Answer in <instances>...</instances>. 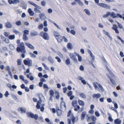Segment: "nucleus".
Here are the masks:
<instances>
[{
	"instance_id": "1",
	"label": "nucleus",
	"mask_w": 124,
	"mask_h": 124,
	"mask_svg": "<svg viewBox=\"0 0 124 124\" xmlns=\"http://www.w3.org/2000/svg\"><path fill=\"white\" fill-rule=\"evenodd\" d=\"M67 116L70 117V119H67V123L68 124H74L75 122L77 121L78 118V117H75L73 114L71 113V110H70L68 113Z\"/></svg>"
},
{
	"instance_id": "2",
	"label": "nucleus",
	"mask_w": 124,
	"mask_h": 124,
	"mask_svg": "<svg viewBox=\"0 0 124 124\" xmlns=\"http://www.w3.org/2000/svg\"><path fill=\"white\" fill-rule=\"evenodd\" d=\"M19 46L16 48V50L18 52H20L22 53L21 56L22 58H24L25 57V54L26 52L24 45L23 42L20 43V44L18 46Z\"/></svg>"
},
{
	"instance_id": "3",
	"label": "nucleus",
	"mask_w": 124,
	"mask_h": 124,
	"mask_svg": "<svg viewBox=\"0 0 124 124\" xmlns=\"http://www.w3.org/2000/svg\"><path fill=\"white\" fill-rule=\"evenodd\" d=\"M93 85L95 90H97L98 91L100 90L103 91V90L102 86L97 82H93Z\"/></svg>"
},
{
	"instance_id": "4",
	"label": "nucleus",
	"mask_w": 124,
	"mask_h": 124,
	"mask_svg": "<svg viewBox=\"0 0 124 124\" xmlns=\"http://www.w3.org/2000/svg\"><path fill=\"white\" fill-rule=\"evenodd\" d=\"M39 97L40 100L37 102L36 106V107L38 109H39L40 108V104L42 100L43 99H45L44 97L42 94H39Z\"/></svg>"
},
{
	"instance_id": "5",
	"label": "nucleus",
	"mask_w": 124,
	"mask_h": 124,
	"mask_svg": "<svg viewBox=\"0 0 124 124\" xmlns=\"http://www.w3.org/2000/svg\"><path fill=\"white\" fill-rule=\"evenodd\" d=\"M26 114L29 117L34 118L36 120L39 117L37 115H34V114L31 112H27Z\"/></svg>"
},
{
	"instance_id": "6",
	"label": "nucleus",
	"mask_w": 124,
	"mask_h": 124,
	"mask_svg": "<svg viewBox=\"0 0 124 124\" xmlns=\"http://www.w3.org/2000/svg\"><path fill=\"white\" fill-rule=\"evenodd\" d=\"M40 35L46 40H48L49 39V36L47 33L42 32L40 33Z\"/></svg>"
},
{
	"instance_id": "7",
	"label": "nucleus",
	"mask_w": 124,
	"mask_h": 124,
	"mask_svg": "<svg viewBox=\"0 0 124 124\" xmlns=\"http://www.w3.org/2000/svg\"><path fill=\"white\" fill-rule=\"evenodd\" d=\"M24 64L26 65H28L29 66H31L32 65V61L30 59L27 60H24L23 61Z\"/></svg>"
},
{
	"instance_id": "8",
	"label": "nucleus",
	"mask_w": 124,
	"mask_h": 124,
	"mask_svg": "<svg viewBox=\"0 0 124 124\" xmlns=\"http://www.w3.org/2000/svg\"><path fill=\"white\" fill-rule=\"evenodd\" d=\"M75 54L76 52H75ZM76 54H74L73 53H70V58L74 61L77 62V60L76 57Z\"/></svg>"
},
{
	"instance_id": "9",
	"label": "nucleus",
	"mask_w": 124,
	"mask_h": 124,
	"mask_svg": "<svg viewBox=\"0 0 124 124\" xmlns=\"http://www.w3.org/2000/svg\"><path fill=\"white\" fill-rule=\"evenodd\" d=\"M118 27L117 25L114 24L112 29L115 31L116 33L118 34L119 33V31L118 29Z\"/></svg>"
},
{
	"instance_id": "10",
	"label": "nucleus",
	"mask_w": 124,
	"mask_h": 124,
	"mask_svg": "<svg viewBox=\"0 0 124 124\" xmlns=\"http://www.w3.org/2000/svg\"><path fill=\"white\" fill-rule=\"evenodd\" d=\"M39 35V32L35 31L32 30L31 32V35L32 37L38 36Z\"/></svg>"
},
{
	"instance_id": "11",
	"label": "nucleus",
	"mask_w": 124,
	"mask_h": 124,
	"mask_svg": "<svg viewBox=\"0 0 124 124\" xmlns=\"http://www.w3.org/2000/svg\"><path fill=\"white\" fill-rule=\"evenodd\" d=\"M8 1L10 4H16L19 2V0H8Z\"/></svg>"
},
{
	"instance_id": "12",
	"label": "nucleus",
	"mask_w": 124,
	"mask_h": 124,
	"mask_svg": "<svg viewBox=\"0 0 124 124\" xmlns=\"http://www.w3.org/2000/svg\"><path fill=\"white\" fill-rule=\"evenodd\" d=\"M79 109H80V110L78 112H81L83 111L84 110V108L83 107H82L80 109V107L79 106V105H77V108H75L74 110L75 111H77Z\"/></svg>"
},
{
	"instance_id": "13",
	"label": "nucleus",
	"mask_w": 124,
	"mask_h": 124,
	"mask_svg": "<svg viewBox=\"0 0 124 124\" xmlns=\"http://www.w3.org/2000/svg\"><path fill=\"white\" fill-rule=\"evenodd\" d=\"M98 5L104 8H109V7L108 5L103 3H99L98 4Z\"/></svg>"
},
{
	"instance_id": "14",
	"label": "nucleus",
	"mask_w": 124,
	"mask_h": 124,
	"mask_svg": "<svg viewBox=\"0 0 124 124\" xmlns=\"http://www.w3.org/2000/svg\"><path fill=\"white\" fill-rule=\"evenodd\" d=\"M101 95L99 93L94 94L92 95V97L94 99H98L100 97Z\"/></svg>"
},
{
	"instance_id": "15",
	"label": "nucleus",
	"mask_w": 124,
	"mask_h": 124,
	"mask_svg": "<svg viewBox=\"0 0 124 124\" xmlns=\"http://www.w3.org/2000/svg\"><path fill=\"white\" fill-rule=\"evenodd\" d=\"M87 52L88 53L90 54L91 59L93 61L95 59L94 56L93 55L91 51L90 50L88 49L87 51Z\"/></svg>"
},
{
	"instance_id": "16",
	"label": "nucleus",
	"mask_w": 124,
	"mask_h": 124,
	"mask_svg": "<svg viewBox=\"0 0 124 124\" xmlns=\"http://www.w3.org/2000/svg\"><path fill=\"white\" fill-rule=\"evenodd\" d=\"M5 26L6 28H11L12 27V25L9 22H8L5 23Z\"/></svg>"
},
{
	"instance_id": "17",
	"label": "nucleus",
	"mask_w": 124,
	"mask_h": 124,
	"mask_svg": "<svg viewBox=\"0 0 124 124\" xmlns=\"http://www.w3.org/2000/svg\"><path fill=\"white\" fill-rule=\"evenodd\" d=\"M28 12L30 16H33L34 15V12L31 9L29 8L28 10Z\"/></svg>"
},
{
	"instance_id": "18",
	"label": "nucleus",
	"mask_w": 124,
	"mask_h": 124,
	"mask_svg": "<svg viewBox=\"0 0 124 124\" xmlns=\"http://www.w3.org/2000/svg\"><path fill=\"white\" fill-rule=\"evenodd\" d=\"M86 114V112L85 111H84L82 113L81 116V119L82 120H84Z\"/></svg>"
},
{
	"instance_id": "19",
	"label": "nucleus",
	"mask_w": 124,
	"mask_h": 124,
	"mask_svg": "<svg viewBox=\"0 0 124 124\" xmlns=\"http://www.w3.org/2000/svg\"><path fill=\"white\" fill-rule=\"evenodd\" d=\"M72 106L74 107H75L78 104L77 101L76 100H74L72 101Z\"/></svg>"
},
{
	"instance_id": "20",
	"label": "nucleus",
	"mask_w": 124,
	"mask_h": 124,
	"mask_svg": "<svg viewBox=\"0 0 124 124\" xmlns=\"http://www.w3.org/2000/svg\"><path fill=\"white\" fill-rule=\"evenodd\" d=\"M19 110V111H21L22 113H25L26 111L25 108L23 107L20 108Z\"/></svg>"
},
{
	"instance_id": "21",
	"label": "nucleus",
	"mask_w": 124,
	"mask_h": 124,
	"mask_svg": "<svg viewBox=\"0 0 124 124\" xmlns=\"http://www.w3.org/2000/svg\"><path fill=\"white\" fill-rule=\"evenodd\" d=\"M114 122L115 124H120L121 123V120L118 118L115 119Z\"/></svg>"
},
{
	"instance_id": "22",
	"label": "nucleus",
	"mask_w": 124,
	"mask_h": 124,
	"mask_svg": "<svg viewBox=\"0 0 124 124\" xmlns=\"http://www.w3.org/2000/svg\"><path fill=\"white\" fill-rule=\"evenodd\" d=\"M78 102L79 105L84 106L85 105V103L83 101L80 100H78Z\"/></svg>"
},
{
	"instance_id": "23",
	"label": "nucleus",
	"mask_w": 124,
	"mask_h": 124,
	"mask_svg": "<svg viewBox=\"0 0 124 124\" xmlns=\"http://www.w3.org/2000/svg\"><path fill=\"white\" fill-rule=\"evenodd\" d=\"M110 15L113 18H115L117 17L116 15V14L114 12H112L111 13H110Z\"/></svg>"
},
{
	"instance_id": "24",
	"label": "nucleus",
	"mask_w": 124,
	"mask_h": 124,
	"mask_svg": "<svg viewBox=\"0 0 124 124\" xmlns=\"http://www.w3.org/2000/svg\"><path fill=\"white\" fill-rule=\"evenodd\" d=\"M67 47L69 49H72L73 48V46L72 45V44L70 43H68L67 46Z\"/></svg>"
},
{
	"instance_id": "25",
	"label": "nucleus",
	"mask_w": 124,
	"mask_h": 124,
	"mask_svg": "<svg viewBox=\"0 0 124 124\" xmlns=\"http://www.w3.org/2000/svg\"><path fill=\"white\" fill-rule=\"evenodd\" d=\"M25 45L31 49H33L34 48V47L32 45L28 43H25Z\"/></svg>"
},
{
	"instance_id": "26",
	"label": "nucleus",
	"mask_w": 124,
	"mask_h": 124,
	"mask_svg": "<svg viewBox=\"0 0 124 124\" xmlns=\"http://www.w3.org/2000/svg\"><path fill=\"white\" fill-rule=\"evenodd\" d=\"M39 16L41 20L44 19L46 17L44 14L43 13H41L39 14Z\"/></svg>"
},
{
	"instance_id": "27",
	"label": "nucleus",
	"mask_w": 124,
	"mask_h": 124,
	"mask_svg": "<svg viewBox=\"0 0 124 124\" xmlns=\"http://www.w3.org/2000/svg\"><path fill=\"white\" fill-rule=\"evenodd\" d=\"M58 42L60 43L62 41V37L61 36H60L56 38Z\"/></svg>"
},
{
	"instance_id": "28",
	"label": "nucleus",
	"mask_w": 124,
	"mask_h": 124,
	"mask_svg": "<svg viewBox=\"0 0 124 124\" xmlns=\"http://www.w3.org/2000/svg\"><path fill=\"white\" fill-rule=\"evenodd\" d=\"M75 54L78 57V60L79 61L81 62L82 61V58L81 56L80 55L78 54L75 53Z\"/></svg>"
},
{
	"instance_id": "29",
	"label": "nucleus",
	"mask_w": 124,
	"mask_h": 124,
	"mask_svg": "<svg viewBox=\"0 0 124 124\" xmlns=\"http://www.w3.org/2000/svg\"><path fill=\"white\" fill-rule=\"evenodd\" d=\"M108 78L109 79H110V81L112 84L114 85H115L116 84V83L114 80L113 79H112L111 78V77L109 76H108Z\"/></svg>"
},
{
	"instance_id": "30",
	"label": "nucleus",
	"mask_w": 124,
	"mask_h": 124,
	"mask_svg": "<svg viewBox=\"0 0 124 124\" xmlns=\"http://www.w3.org/2000/svg\"><path fill=\"white\" fill-rule=\"evenodd\" d=\"M48 59L49 62L52 63L54 62V61L53 58L50 56H49L48 57Z\"/></svg>"
},
{
	"instance_id": "31",
	"label": "nucleus",
	"mask_w": 124,
	"mask_h": 124,
	"mask_svg": "<svg viewBox=\"0 0 124 124\" xmlns=\"http://www.w3.org/2000/svg\"><path fill=\"white\" fill-rule=\"evenodd\" d=\"M84 10L85 12L86 13L87 15L89 16L90 15V12L89 10L88 9H85Z\"/></svg>"
},
{
	"instance_id": "32",
	"label": "nucleus",
	"mask_w": 124,
	"mask_h": 124,
	"mask_svg": "<svg viewBox=\"0 0 124 124\" xmlns=\"http://www.w3.org/2000/svg\"><path fill=\"white\" fill-rule=\"evenodd\" d=\"M23 39L25 41H26L28 39V38L26 35L23 34Z\"/></svg>"
},
{
	"instance_id": "33",
	"label": "nucleus",
	"mask_w": 124,
	"mask_h": 124,
	"mask_svg": "<svg viewBox=\"0 0 124 124\" xmlns=\"http://www.w3.org/2000/svg\"><path fill=\"white\" fill-rule=\"evenodd\" d=\"M54 33L56 38H57L60 36L59 35V33L57 32L54 31Z\"/></svg>"
},
{
	"instance_id": "34",
	"label": "nucleus",
	"mask_w": 124,
	"mask_h": 124,
	"mask_svg": "<svg viewBox=\"0 0 124 124\" xmlns=\"http://www.w3.org/2000/svg\"><path fill=\"white\" fill-rule=\"evenodd\" d=\"M81 6H83V3L80 0H75Z\"/></svg>"
},
{
	"instance_id": "35",
	"label": "nucleus",
	"mask_w": 124,
	"mask_h": 124,
	"mask_svg": "<svg viewBox=\"0 0 124 124\" xmlns=\"http://www.w3.org/2000/svg\"><path fill=\"white\" fill-rule=\"evenodd\" d=\"M103 32L104 34H105L106 35L108 36L110 38H111L110 35V34L108 32H106L105 30H103Z\"/></svg>"
},
{
	"instance_id": "36",
	"label": "nucleus",
	"mask_w": 124,
	"mask_h": 124,
	"mask_svg": "<svg viewBox=\"0 0 124 124\" xmlns=\"http://www.w3.org/2000/svg\"><path fill=\"white\" fill-rule=\"evenodd\" d=\"M55 97L57 99H58L59 97V93L58 92H56L55 93Z\"/></svg>"
},
{
	"instance_id": "37",
	"label": "nucleus",
	"mask_w": 124,
	"mask_h": 124,
	"mask_svg": "<svg viewBox=\"0 0 124 124\" xmlns=\"http://www.w3.org/2000/svg\"><path fill=\"white\" fill-rule=\"evenodd\" d=\"M28 2L30 4L33 5L35 7L36 6V4L33 2H32L30 1H28Z\"/></svg>"
},
{
	"instance_id": "38",
	"label": "nucleus",
	"mask_w": 124,
	"mask_h": 124,
	"mask_svg": "<svg viewBox=\"0 0 124 124\" xmlns=\"http://www.w3.org/2000/svg\"><path fill=\"white\" fill-rule=\"evenodd\" d=\"M79 95L82 98L84 99L86 98V96L85 94L83 93H81L79 94Z\"/></svg>"
},
{
	"instance_id": "39",
	"label": "nucleus",
	"mask_w": 124,
	"mask_h": 124,
	"mask_svg": "<svg viewBox=\"0 0 124 124\" xmlns=\"http://www.w3.org/2000/svg\"><path fill=\"white\" fill-rule=\"evenodd\" d=\"M57 113L58 116H60L62 114V111L60 110H57Z\"/></svg>"
},
{
	"instance_id": "40",
	"label": "nucleus",
	"mask_w": 124,
	"mask_h": 124,
	"mask_svg": "<svg viewBox=\"0 0 124 124\" xmlns=\"http://www.w3.org/2000/svg\"><path fill=\"white\" fill-rule=\"evenodd\" d=\"M109 15H110V12H107L106 14L103 15V17L104 18H107Z\"/></svg>"
},
{
	"instance_id": "41",
	"label": "nucleus",
	"mask_w": 124,
	"mask_h": 124,
	"mask_svg": "<svg viewBox=\"0 0 124 124\" xmlns=\"http://www.w3.org/2000/svg\"><path fill=\"white\" fill-rule=\"evenodd\" d=\"M10 39H14L15 38V36L14 35H10L8 37Z\"/></svg>"
},
{
	"instance_id": "42",
	"label": "nucleus",
	"mask_w": 124,
	"mask_h": 124,
	"mask_svg": "<svg viewBox=\"0 0 124 124\" xmlns=\"http://www.w3.org/2000/svg\"><path fill=\"white\" fill-rule=\"evenodd\" d=\"M34 11L35 12L37 13H41V11L40 10L37 9V8H34Z\"/></svg>"
},
{
	"instance_id": "43",
	"label": "nucleus",
	"mask_w": 124,
	"mask_h": 124,
	"mask_svg": "<svg viewBox=\"0 0 124 124\" xmlns=\"http://www.w3.org/2000/svg\"><path fill=\"white\" fill-rule=\"evenodd\" d=\"M73 92L72 91H69L67 93V95L68 97H70L72 95Z\"/></svg>"
},
{
	"instance_id": "44",
	"label": "nucleus",
	"mask_w": 124,
	"mask_h": 124,
	"mask_svg": "<svg viewBox=\"0 0 124 124\" xmlns=\"http://www.w3.org/2000/svg\"><path fill=\"white\" fill-rule=\"evenodd\" d=\"M10 48L12 50H14L15 49V48L14 45L12 44H10L9 45Z\"/></svg>"
},
{
	"instance_id": "45",
	"label": "nucleus",
	"mask_w": 124,
	"mask_h": 124,
	"mask_svg": "<svg viewBox=\"0 0 124 124\" xmlns=\"http://www.w3.org/2000/svg\"><path fill=\"white\" fill-rule=\"evenodd\" d=\"M16 24L18 26H20L21 25V22L20 21H18L16 22Z\"/></svg>"
},
{
	"instance_id": "46",
	"label": "nucleus",
	"mask_w": 124,
	"mask_h": 124,
	"mask_svg": "<svg viewBox=\"0 0 124 124\" xmlns=\"http://www.w3.org/2000/svg\"><path fill=\"white\" fill-rule=\"evenodd\" d=\"M86 118L87 122H89L90 121L91 119V116H89L88 115H86Z\"/></svg>"
},
{
	"instance_id": "47",
	"label": "nucleus",
	"mask_w": 124,
	"mask_h": 124,
	"mask_svg": "<svg viewBox=\"0 0 124 124\" xmlns=\"http://www.w3.org/2000/svg\"><path fill=\"white\" fill-rule=\"evenodd\" d=\"M21 3L22 5L23 6H24L25 7H26L27 6V5L26 3L24 2L23 0L21 1Z\"/></svg>"
},
{
	"instance_id": "48",
	"label": "nucleus",
	"mask_w": 124,
	"mask_h": 124,
	"mask_svg": "<svg viewBox=\"0 0 124 124\" xmlns=\"http://www.w3.org/2000/svg\"><path fill=\"white\" fill-rule=\"evenodd\" d=\"M50 94L51 96H54V92L53 90H51L49 91Z\"/></svg>"
},
{
	"instance_id": "49",
	"label": "nucleus",
	"mask_w": 124,
	"mask_h": 124,
	"mask_svg": "<svg viewBox=\"0 0 124 124\" xmlns=\"http://www.w3.org/2000/svg\"><path fill=\"white\" fill-rule=\"evenodd\" d=\"M12 97L13 99H14V100H16L18 99L17 98V97L14 94H12Z\"/></svg>"
},
{
	"instance_id": "50",
	"label": "nucleus",
	"mask_w": 124,
	"mask_h": 124,
	"mask_svg": "<svg viewBox=\"0 0 124 124\" xmlns=\"http://www.w3.org/2000/svg\"><path fill=\"white\" fill-rule=\"evenodd\" d=\"M91 119L93 122H95L96 120V117L94 116H92L91 117Z\"/></svg>"
},
{
	"instance_id": "51",
	"label": "nucleus",
	"mask_w": 124,
	"mask_h": 124,
	"mask_svg": "<svg viewBox=\"0 0 124 124\" xmlns=\"http://www.w3.org/2000/svg\"><path fill=\"white\" fill-rule=\"evenodd\" d=\"M21 60L20 59H18L17 60V64L18 65H20L21 64Z\"/></svg>"
},
{
	"instance_id": "52",
	"label": "nucleus",
	"mask_w": 124,
	"mask_h": 124,
	"mask_svg": "<svg viewBox=\"0 0 124 124\" xmlns=\"http://www.w3.org/2000/svg\"><path fill=\"white\" fill-rule=\"evenodd\" d=\"M41 5L43 6H45L46 5V2L44 1H43L41 2Z\"/></svg>"
},
{
	"instance_id": "53",
	"label": "nucleus",
	"mask_w": 124,
	"mask_h": 124,
	"mask_svg": "<svg viewBox=\"0 0 124 124\" xmlns=\"http://www.w3.org/2000/svg\"><path fill=\"white\" fill-rule=\"evenodd\" d=\"M66 63L67 65H69L70 63V62L69 59H67L66 61Z\"/></svg>"
},
{
	"instance_id": "54",
	"label": "nucleus",
	"mask_w": 124,
	"mask_h": 124,
	"mask_svg": "<svg viewBox=\"0 0 124 124\" xmlns=\"http://www.w3.org/2000/svg\"><path fill=\"white\" fill-rule=\"evenodd\" d=\"M29 31L27 30H26L24 31V34L25 35H28L29 34Z\"/></svg>"
},
{
	"instance_id": "55",
	"label": "nucleus",
	"mask_w": 124,
	"mask_h": 124,
	"mask_svg": "<svg viewBox=\"0 0 124 124\" xmlns=\"http://www.w3.org/2000/svg\"><path fill=\"white\" fill-rule=\"evenodd\" d=\"M117 23H118V25L119 28L121 29H122L123 28V27L122 24L121 23H119L118 22H117Z\"/></svg>"
},
{
	"instance_id": "56",
	"label": "nucleus",
	"mask_w": 124,
	"mask_h": 124,
	"mask_svg": "<svg viewBox=\"0 0 124 124\" xmlns=\"http://www.w3.org/2000/svg\"><path fill=\"white\" fill-rule=\"evenodd\" d=\"M42 64L45 69L47 70H48L49 69L48 68L45 63H43Z\"/></svg>"
},
{
	"instance_id": "57",
	"label": "nucleus",
	"mask_w": 124,
	"mask_h": 124,
	"mask_svg": "<svg viewBox=\"0 0 124 124\" xmlns=\"http://www.w3.org/2000/svg\"><path fill=\"white\" fill-rule=\"evenodd\" d=\"M4 41L7 43H9V39L7 38H5Z\"/></svg>"
},
{
	"instance_id": "58",
	"label": "nucleus",
	"mask_w": 124,
	"mask_h": 124,
	"mask_svg": "<svg viewBox=\"0 0 124 124\" xmlns=\"http://www.w3.org/2000/svg\"><path fill=\"white\" fill-rule=\"evenodd\" d=\"M55 58L57 60V61L60 62H61V60L59 57L56 56L55 57Z\"/></svg>"
},
{
	"instance_id": "59",
	"label": "nucleus",
	"mask_w": 124,
	"mask_h": 124,
	"mask_svg": "<svg viewBox=\"0 0 124 124\" xmlns=\"http://www.w3.org/2000/svg\"><path fill=\"white\" fill-rule=\"evenodd\" d=\"M30 55L31 57H33V58H35L36 57V55L34 54H33L32 53H30Z\"/></svg>"
},
{
	"instance_id": "60",
	"label": "nucleus",
	"mask_w": 124,
	"mask_h": 124,
	"mask_svg": "<svg viewBox=\"0 0 124 124\" xmlns=\"http://www.w3.org/2000/svg\"><path fill=\"white\" fill-rule=\"evenodd\" d=\"M109 74L112 77H115V75H114L113 73L112 72L111 70H110V71H109Z\"/></svg>"
},
{
	"instance_id": "61",
	"label": "nucleus",
	"mask_w": 124,
	"mask_h": 124,
	"mask_svg": "<svg viewBox=\"0 0 124 124\" xmlns=\"http://www.w3.org/2000/svg\"><path fill=\"white\" fill-rule=\"evenodd\" d=\"M19 78L23 81L24 79V77L22 75H20L19 76Z\"/></svg>"
},
{
	"instance_id": "62",
	"label": "nucleus",
	"mask_w": 124,
	"mask_h": 124,
	"mask_svg": "<svg viewBox=\"0 0 124 124\" xmlns=\"http://www.w3.org/2000/svg\"><path fill=\"white\" fill-rule=\"evenodd\" d=\"M43 27V25L42 24H40L38 26V28L39 29H41Z\"/></svg>"
},
{
	"instance_id": "63",
	"label": "nucleus",
	"mask_w": 124,
	"mask_h": 124,
	"mask_svg": "<svg viewBox=\"0 0 124 124\" xmlns=\"http://www.w3.org/2000/svg\"><path fill=\"white\" fill-rule=\"evenodd\" d=\"M117 37L120 40H121V41L124 44V41H123L119 36H117Z\"/></svg>"
},
{
	"instance_id": "64",
	"label": "nucleus",
	"mask_w": 124,
	"mask_h": 124,
	"mask_svg": "<svg viewBox=\"0 0 124 124\" xmlns=\"http://www.w3.org/2000/svg\"><path fill=\"white\" fill-rule=\"evenodd\" d=\"M70 32L73 35H75L76 34L75 31L73 30H71L70 31Z\"/></svg>"
}]
</instances>
